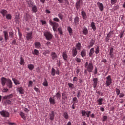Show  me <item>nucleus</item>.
Masks as SVG:
<instances>
[{
  "label": "nucleus",
  "instance_id": "obj_53",
  "mask_svg": "<svg viewBox=\"0 0 125 125\" xmlns=\"http://www.w3.org/2000/svg\"><path fill=\"white\" fill-rule=\"evenodd\" d=\"M82 93V91H78L77 92V97L78 98H79L80 97H81V94Z\"/></svg>",
  "mask_w": 125,
  "mask_h": 125
},
{
  "label": "nucleus",
  "instance_id": "obj_18",
  "mask_svg": "<svg viewBox=\"0 0 125 125\" xmlns=\"http://www.w3.org/2000/svg\"><path fill=\"white\" fill-rule=\"evenodd\" d=\"M7 11L5 9H2L0 11V13L2 14L3 17H5L7 14Z\"/></svg>",
  "mask_w": 125,
  "mask_h": 125
},
{
  "label": "nucleus",
  "instance_id": "obj_51",
  "mask_svg": "<svg viewBox=\"0 0 125 125\" xmlns=\"http://www.w3.org/2000/svg\"><path fill=\"white\" fill-rule=\"evenodd\" d=\"M56 97L57 99H60V97H61V95H60V93L58 92L56 94Z\"/></svg>",
  "mask_w": 125,
  "mask_h": 125
},
{
  "label": "nucleus",
  "instance_id": "obj_8",
  "mask_svg": "<svg viewBox=\"0 0 125 125\" xmlns=\"http://www.w3.org/2000/svg\"><path fill=\"white\" fill-rule=\"evenodd\" d=\"M97 4L98 5V7H99L100 11H103V9H104V6H103V4L102 3H100L99 2H98L97 3Z\"/></svg>",
  "mask_w": 125,
  "mask_h": 125
},
{
  "label": "nucleus",
  "instance_id": "obj_33",
  "mask_svg": "<svg viewBox=\"0 0 125 125\" xmlns=\"http://www.w3.org/2000/svg\"><path fill=\"white\" fill-rule=\"evenodd\" d=\"M50 120L51 121H53L54 120V112H53V111L50 114Z\"/></svg>",
  "mask_w": 125,
  "mask_h": 125
},
{
  "label": "nucleus",
  "instance_id": "obj_20",
  "mask_svg": "<svg viewBox=\"0 0 125 125\" xmlns=\"http://www.w3.org/2000/svg\"><path fill=\"white\" fill-rule=\"evenodd\" d=\"M7 86L9 88H12V82H11V80H7Z\"/></svg>",
  "mask_w": 125,
  "mask_h": 125
},
{
  "label": "nucleus",
  "instance_id": "obj_21",
  "mask_svg": "<svg viewBox=\"0 0 125 125\" xmlns=\"http://www.w3.org/2000/svg\"><path fill=\"white\" fill-rule=\"evenodd\" d=\"M110 58H114V48H111L109 52Z\"/></svg>",
  "mask_w": 125,
  "mask_h": 125
},
{
  "label": "nucleus",
  "instance_id": "obj_35",
  "mask_svg": "<svg viewBox=\"0 0 125 125\" xmlns=\"http://www.w3.org/2000/svg\"><path fill=\"white\" fill-rule=\"evenodd\" d=\"M74 23L75 25H79V17L74 18Z\"/></svg>",
  "mask_w": 125,
  "mask_h": 125
},
{
  "label": "nucleus",
  "instance_id": "obj_49",
  "mask_svg": "<svg viewBox=\"0 0 125 125\" xmlns=\"http://www.w3.org/2000/svg\"><path fill=\"white\" fill-rule=\"evenodd\" d=\"M91 113V111H87L86 115L87 116V118H89L90 117V113Z\"/></svg>",
  "mask_w": 125,
  "mask_h": 125
},
{
  "label": "nucleus",
  "instance_id": "obj_47",
  "mask_svg": "<svg viewBox=\"0 0 125 125\" xmlns=\"http://www.w3.org/2000/svg\"><path fill=\"white\" fill-rule=\"evenodd\" d=\"M58 31L59 32V34H60V35H62L63 34V30H62V28H58Z\"/></svg>",
  "mask_w": 125,
  "mask_h": 125
},
{
  "label": "nucleus",
  "instance_id": "obj_58",
  "mask_svg": "<svg viewBox=\"0 0 125 125\" xmlns=\"http://www.w3.org/2000/svg\"><path fill=\"white\" fill-rule=\"evenodd\" d=\"M12 45H16V39H14L11 43Z\"/></svg>",
  "mask_w": 125,
  "mask_h": 125
},
{
  "label": "nucleus",
  "instance_id": "obj_13",
  "mask_svg": "<svg viewBox=\"0 0 125 125\" xmlns=\"http://www.w3.org/2000/svg\"><path fill=\"white\" fill-rule=\"evenodd\" d=\"M3 34L5 38V42H7V40H8V38H9V36H8V32L6 31H4Z\"/></svg>",
  "mask_w": 125,
  "mask_h": 125
},
{
  "label": "nucleus",
  "instance_id": "obj_39",
  "mask_svg": "<svg viewBox=\"0 0 125 125\" xmlns=\"http://www.w3.org/2000/svg\"><path fill=\"white\" fill-rule=\"evenodd\" d=\"M56 73V71L55 70V69H54V68H52L51 75H52L53 77H54V76H55Z\"/></svg>",
  "mask_w": 125,
  "mask_h": 125
},
{
  "label": "nucleus",
  "instance_id": "obj_5",
  "mask_svg": "<svg viewBox=\"0 0 125 125\" xmlns=\"http://www.w3.org/2000/svg\"><path fill=\"white\" fill-rule=\"evenodd\" d=\"M0 114L2 116V117H4L5 118H9L10 113L6 110H3L0 111Z\"/></svg>",
  "mask_w": 125,
  "mask_h": 125
},
{
  "label": "nucleus",
  "instance_id": "obj_22",
  "mask_svg": "<svg viewBox=\"0 0 125 125\" xmlns=\"http://www.w3.org/2000/svg\"><path fill=\"white\" fill-rule=\"evenodd\" d=\"M67 93L66 92H63L62 94V99H63V100H66L68 99V96H67Z\"/></svg>",
  "mask_w": 125,
  "mask_h": 125
},
{
  "label": "nucleus",
  "instance_id": "obj_54",
  "mask_svg": "<svg viewBox=\"0 0 125 125\" xmlns=\"http://www.w3.org/2000/svg\"><path fill=\"white\" fill-rule=\"evenodd\" d=\"M33 54H35V55H39V51L37 49H34Z\"/></svg>",
  "mask_w": 125,
  "mask_h": 125
},
{
  "label": "nucleus",
  "instance_id": "obj_55",
  "mask_svg": "<svg viewBox=\"0 0 125 125\" xmlns=\"http://www.w3.org/2000/svg\"><path fill=\"white\" fill-rule=\"evenodd\" d=\"M16 21H18L20 19L19 14H17L15 16Z\"/></svg>",
  "mask_w": 125,
  "mask_h": 125
},
{
  "label": "nucleus",
  "instance_id": "obj_9",
  "mask_svg": "<svg viewBox=\"0 0 125 125\" xmlns=\"http://www.w3.org/2000/svg\"><path fill=\"white\" fill-rule=\"evenodd\" d=\"M83 3V0H79L76 4V8L77 9H79L80 7H81V4Z\"/></svg>",
  "mask_w": 125,
  "mask_h": 125
},
{
  "label": "nucleus",
  "instance_id": "obj_32",
  "mask_svg": "<svg viewBox=\"0 0 125 125\" xmlns=\"http://www.w3.org/2000/svg\"><path fill=\"white\" fill-rule=\"evenodd\" d=\"M102 101H103V99L102 98H99L98 100H97L98 105H102Z\"/></svg>",
  "mask_w": 125,
  "mask_h": 125
},
{
  "label": "nucleus",
  "instance_id": "obj_41",
  "mask_svg": "<svg viewBox=\"0 0 125 125\" xmlns=\"http://www.w3.org/2000/svg\"><path fill=\"white\" fill-rule=\"evenodd\" d=\"M43 85L45 87L48 86V82H47V80H46V79H45L44 81V82L43 83Z\"/></svg>",
  "mask_w": 125,
  "mask_h": 125
},
{
  "label": "nucleus",
  "instance_id": "obj_48",
  "mask_svg": "<svg viewBox=\"0 0 125 125\" xmlns=\"http://www.w3.org/2000/svg\"><path fill=\"white\" fill-rule=\"evenodd\" d=\"M108 120V116H104L103 117L102 121L103 122H106V121Z\"/></svg>",
  "mask_w": 125,
  "mask_h": 125
},
{
  "label": "nucleus",
  "instance_id": "obj_17",
  "mask_svg": "<svg viewBox=\"0 0 125 125\" xmlns=\"http://www.w3.org/2000/svg\"><path fill=\"white\" fill-rule=\"evenodd\" d=\"M20 115L21 116V117L22 119L24 120V121H25V120L27 119V115L23 112H20Z\"/></svg>",
  "mask_w": 125,
  "mask_h": 125
},
{
  "label": "nucleus",
  "instance_id": "obj_38",
  "mask_svg": "<svg viewBox=\"0 0 125 125\" xmlns=\"http://www.w3.org/2000/svg\"><path fill=\"white\" fill-rule=\"evenodd\" d=\"M81 114L82 117H86V111L84 110H81Z\"/></svg>",
  "mask_w": 125,
  "mask_h": 125
},
{
  "label": "nucleus",
  "instance_id": "obj_42",
  "mask_svg": "<svg viewBox=\"0 0 125 125\" xmlns=\"http://www.w3.org/2000/svg\"><path fill=\"white\" fill-rule=\"evenodd\" d=\"M6 16V19H8V20H10L11 18H12V16H11V14H7Z\"/></svg>",
  "mask_w": 125,
  "mask_h": 125
},
{
  "label": "nucleus",
  "instance_id": "obj_34",
  "mask_svg": "<svg viewBox=\"0 0 125 125\" xmlns=\"http://www.w3.org/2000/svg\"><path fill=\"white\" fill-rule=\"evenodd\" d=\"M50 103L52 104V105H54L55 104V100L52 98H49Z\"/></svg>",
  "mask_w": 125,
  "mask_h": 125
},
{
  "label": "nucleus",
  "instance_id": "obj_43",
  "mask_svg": "<svg viewBox=\"0 0 125 125\" xmlns=\"http://www.w3.org/2000/svg\"><path fill=\"white\" fill-rule=\"evenodd\" d=\"M28 68L29 70H30V71H32V70L34 69V65L33 64H29L28 65Z\"/></svg>",
  "mask_w": 125,
  "mask_h": 125
},
{
  "label": "nucleus",
  "instance_id": "obj_29",
  "mask_svg": "<svg viewBox=\"0 0 125 125\" xmlns=\"http://www.w3.org/2000/svg\"><path fill=\"white\" fill-rule=\"evenodd\" d=\"M25 64V62L24 61V58L22 57H20V65H24Z\"/></svg>",
  "mask_w": 125,
  "mask_h": 125
},
{
  "label": "nucleus",
  "instance_id": "obj_2",
  "mask_svg": "<svg viewBox=\"0 0 125 125\" xmlns=\"http://www.w3.org/2000/svg\"><path fill=\"white\" fill-rule=\"evenodd\" d=\"M49 24L51 25V26H52L53 27V30L54 32H57V28H58V23L55 22H53L51 20H49Z\"/></svg>",
  "mask_w": 125,
  "mask_h": 125
},
{
  "label": "nucleus",
  "instance_id": "obj_26",
  "mask_svg": "<svg viewBox=\"0 0 125 125\" xmlns=\"http://www.w3.org/2000/svg\"><path fill=\"white\" fill-rule=\"evenodd\" d=\"M32 11H33V12H34V13H36V12H37L38 11V8H37V6L34 5V6H33L32 7Z\"/></svg>",
  "mask_w": 125,
  "mask_h": 125
},
{
  "label": "nucleus",
  "instance_id": "obj_4",
  "mask_svg": "<svg viewBox=\"0 0 125 125\" xmlns=\"http://www.w3.org/2000/svg\"><path fill=\"white\" fill-rule=\"evenodd\" d=\"M106 86H110L112 84V78L111 75H108L106 77V82L105 83Z\"/></svg>",
  "mask_w": 125,
  "mask_h": 125
},
{
  "label": "nucleus",
  "instance_id": "obj_59",
  "mask_svg": "<svg viewBox=\"0 0 125 125\" xmlns=\"http://www.w3.org/2000/svg\"><path fill=\"white\" fill-rule=\"evenodd\" d=\"M115 91H116L117 95H119V94H120V89H119L118 88H116L115 89Z\"/></svg>",
  "mask_w": 125,
  "mask_h": 125
},
{
  "label": "nucleus",
  "instance_id": "obj_11",
  "mask_svg": "<svg viewBox=\"0 0 125 125\" xmlns=\"http://www.w3.org/2000/svg\"><path fill=\"white\" fill-rule=\"evenodd\" d=\"M93 81L94 82L93 87H94V88H96V86H97L98 79H97L96 78H94L93 79Z\"/></svg>",
  "mask_w": 125,
  "mask_h": 125
},
{
  "label": "nucleus",
  "instance_id": "obj_3",
  "mask_svg": "<svg viewBox=\"0 0 125 125\" xmlns=\"http://www.w3.org/2000/svg\"><path fill=\"white\" fill-rule=\"evenodd\" d=\"M44 36L45 37L47 41H50V40H51L53 37L52 34H51V33L48 31L44 32Z\"/></svg>",
  "mask_w": 125,
  "mask_h": 125
},
{
  "label": "nucleus",
  "instance_id": "obj_52",
  "mask_svg": "<svg viewBox=\"0 0 125 125\" xmlns=\"http://www.w3.org/2000/svg\"><path fill=\"white\" fill-rule=\"evenodd\" d=\"M72 100L73 101L74 104H75V103H77V102H78V98H77V97H74L73 98Z\"/></svg>",
  "mask_w": 125,
  "mask_h": 125
},
{
  "label": "nucleus",
  "instance_id": "obj_45",
  "mask_svg": "<svg viewBox=\"0 0 125 125\" xmlns=\"http://www.w3.org/2000/svg\"><path fill=\"white\" fill-rule=\"evenodd\" d=\"M78 80H79V79L78 78V77H74L73 79V83H77L78 82Z\"/></svg>",
  "mask_w": 125,
  "mask_h": 125
},
{
  "label": "nucleus",
  "instance_id": "obj_24",
  "mask_svg": "<svg viewBox=\"0 0 125 125\" xmlns=\"http://www.w3.org/2000/svg\"><path fill=\"white\" fill-rule=\"evenodd\" d=\"M77 54H78L77 48H74L72 50V56H73V57H75V56H77Z\"/></svg>",
  "mask_w": 125,
  "mask_h": 125
},
{
  "label": "nucleus",
  "instance_id": "obj_14",
  "mask_svg": "<svg viewBox=\"0 0 125 125\" xmlns=\"http://www.w3.org/2000/svg\"><path fill=\"white\" fill-rule=\"evenodd\" d=\"M95 43V40H94V39H92L89 43L90 45L88 46L89 48L92 47V46L94 45Z\"/></svg>",
  "mask_w": 125,
  "mask_h": 125
},
{
  "label": "nucleus",
  "instance_id": "obj_57",
  "mask_svg": "<svg viewBox=\"0 0 125 125\" xmlns=\"http://www.w3.org/2000/svg\"><path fill=\"white\" fill-rule=\"evenodd\" d=\"M53 20L55 21V22H60V20H59V19L57 17L54 18L53 19Z\"/></svg>",
  "mask_w": 125,
  "mask_h": 125
},
{
  "label": "nucleus",
  "instance_id": "obj_56",
  "mask_svg": "<svg viewBox=\"0 0 125 125\" xmlns=\"http://www.w3.org/2000/svg\"><path fill=\"white\" fill-rule=\"evenodd\" d=\"M115 3H117V0H111V4L112 5H114Z\"/></svg>",
  "mask_w": 125,
  "mask_h": 125
},
{
  "label": "nucleus",
  "instance_id": "obj_12",
  "mask_svg": "<svg viewBox=\"0 0 125 125\" xmlns=\"http://www.w3.org/2000/svg\"><path fill=\"white\" fill-rule=\"evenodd\" d=\"M81 15L82 16L83 19L86 20V18H87V15L84 11H82L81 12Z\"/></svg>",
  "mask_w": 125,
  "mask_h": 125
},
{
  "label": "nucleus",
  "instance_id": "obj_15",
  "mask_svg": "<svg viewBox=\"0 0 125 125\" xmlns=\"http://www.w3.org/2000/svg\"><path fill=\"white\" fill-rule=\"evenodd\" d=\"M51 56L53 59V60H54V59H57L58 56L56 54V53L54 52H52L51 54Z\"/></svg>",
  "mask_w": 125,
  "mask_h": 125
},
{
  "label": "nucleus",
  "instance_id": "obj_50",
  "mask_svg": "<svg viewBox=\"0 0 125 125\" xmlns=\"http://www.w3.org/2000/svg\"><path fill=\"white\" fill-rule=\"evenodd\" d=\"M25 18H26V21H28V20H29V19L31 18V15H30L29 14H26L25 15Z\"/></svg>",
  "mask_w": 125,
  "mask_h": 125
},
{
  "label": "nucleus",
  "instance_id": "obj_31",
  "mask_svg": "<svg viewBox=\"0 0 125 125\" xmlns=\"http://www.w3.org/2000/svg\"><path fill=\"white\" fill-rule=\"evenodd\" d=\"M91 27L93 31H96V26H95V23L93 22H91Z\"/></svg>",
  "mask_w": 125,
  "mask_h": 125
},
{
  "label": "nucleus",
  "instance_id": "obj_61",
  "mask_svg": "<svg viewBox=\"0 0 125 125\" xmlns=\"http://www.w3.org/2000/svg\"><path fill=\"white\" fill-rule=\"evenodd\" d=\"M58 17L60 18V19H61V20H62V19H63V18L64 17L63 15H62L61 14H59Z\"/></svg>",
  "mask_w": 125,
  "mask_h": 125
},
{
  "label": "nucleus",
  "instance_id": "obj_40",
  "mask_svg": "<svg viewBox=\"0 0 125 125\" xmlns=\"http://www.w3.org/2000/svg\"><path fill=\"white\" fill-rule=\"evenodd\" d=\"M68 85L70 89H74L75 88V86L72 83H68Z\"/></svg>",
  "mask_w": 125,
  "mask_h": 125
},
{
  "label": "nucleus",
  "instance_id": "obj_36",
  "mask_svg": "<svg viewBox=\"0 0 125 125\" xmlns=\"http://www.w3.org/2000/svg\"><path fill=\"white\" fill-rule=\"evenodd\" d=\"M67 31H68L70 36H71L72 34H73V29H72V28H71L70 26H68L67 27Z\"/></svg>",
  "mask_w": 125,
  "mask_h": 125
},
{
  "label": "nucleus",
  "instance_id": "obj_16",
  "mask_svg": "<svg viewBox=\"0 0 125 125\" xmlns=\"http://www.w3.org/2000/svg\"><path fill=\"white\" fill-rule=\"evenodd\" d=\"M62 57L65 61H67V60H68V55L67 54V52H62Z\"/></svg>",
  "mask_w": 125,
  "mask_h": 125
},
{
  "label": "nucleus",
  "instance_id": "obj_7",
  "mask_svg": "<svg viewBox=\"0 0 125 125\" xmlns=\"http://www.w3.org/2000/svg\"><path fill=\"white\" fill-rule=\"evenodd\" d=\"M32 38H33V33L32 32L27 33L26 35V39L27 41H29V40H32Z\"/></svg>",
  "mask_w": 125,
  "mask_h": 125
},
{
  "label": "nucleus",
  "instance_id": "obj_44",
  "mask_svg": "<svg viewBox=\"0 0 125 125\" xmlns=\"http://www.w3.org/2000/svg\"><path fill=\"white\" fill-rule=\"evenodd\" d=\"M76 48H77L78 50H81V43L78 42L77 44L76 45Z\"/></svg>",
  "mask_w": 125,
  "mask_h": 125
},
{
  "label": "nucleus",
  "instance_id": "obj_60",
  "mask_svg": "<svg viewBox=\"0 0 125 125\" xmlns=\"http://www.w3.org/2000/svg\"><path fill=\"white\" fill-rule=\"evenodd\" d=\"M99 53V46H97L95 51V54H98Z\"/></svg>",
  "mask_w": 125,
  "mask_h": 125
},
{
  "label": "nucleus",
  "instance_id": "obj_6",
  "mask_svg": "<svg viewBox=\"0 0 125 125\" xmlns=\"http://www.w3.org/2000/svg\"><path fill=\"white\" fill-rule=\"evenodd\" d=\"M17 91H18L20 94H24V93H25V90L22 87H20L17 88Z\"/></svg>",
  "mask_w": 125,
  "mask_h": 125
},
{
  "label": "nucleus",
  "instance_id": "obj_1",
  "mask_svg": "<svg viewBox=\"0 0 125 125\" xmlns=\"http://www.w3.org/2000/svg\"><path fill=\"white\" fill-rule=\"evenodd\" d=\"M85 68L86 69V71L91 73L93 71V63L92 62H90L88 63V62H86L85 64Z\"/></svg>",
  "mask_w": 125,
  "mask_h": 125
},
{
  "label": "nucleus",
  "instance_id": "obj_62",
  "mask_svg": "<svg viewBox=\"0 0 125 125\" xmlns=\"http://www.w3.org/2000/svg\"><path fill=\"white\" fill-rule=\"evenodd\" d=\"M75 60L76 61H77V62H78V63H81V59L78 58V57H76L75 58Z\"/></svg>",
  "mask_w": 125,
  "mask_h": 125
},
{
  "label": "nucleus",
  "instance_id": "obj_63",
  "mask_svg": "<svg viewBox=\"0 0 125 125\" xmlns=\"http://www.w3.org/2000/svg\"><path fill=\"white\" fill-rule=\"evenodd\" d=\"M120 8V6L119 5H116L113 7L114 10H117V9H119Z\"/></svg>",
  "mask_w": 125,
  "mask_h": 125
},
{
  "label": "nucleus",
  "instance_id": "obj_23",
  "mask_svg": "<svg viewBox=\"0 0 125 125\" xmlns=\"http://www.w3.org/2000/svg\"><path fill=\"white\" fill-rule=\"evenodd\" d=\"M12 97H13V94H10L9 95L4 96L3 97V99H4V100H5V99H10V98H12Z\"/></svg>",
  "mask_w": 125,
  "mask_h": 125
},
{
  "label": "nucleus",
  "instance_id": "obj_10",
  "mask_svg": "<svg viewBox=\"0 0 125 125\" xmlns=\"http://www.w3.org/2000/svg\"><path fill=\"white\" fill-rule=\"evenodd\" d=\"M82 33L83 35H85V36H86L87 34H88V29H87V28L86 27L84 26L83 28L82 31Z\"/></svg>",
  "mask_w": 125,
  "mask_h": 125
},
{
  "label": "nucleus",
  "instance_id": "obj_64",
  "mask_svg": "<svg viewBox=\"0 0 125 125\" xmlns=\"http://www.w3.org/2000/svg\"><path fill=\"white\" fill-rule=\"evenodd\" d=\"M6 104H10L11 103V101L10 100H7L5 101Z\"/></svg>",
  "mask_w": 125,
  "mask_h": 125
},
{
  "label": "nucleus",
  "instance_id": "obj_25",
  "mask_svg": "<svg viewBox=\"0 0 125 125\" xmlns=\"http://www.w3.org/2000/svg\"><path fill=\"white\" fill-rule=\"evenodd\" d=\"M34 44L36 48L40 49L42 47L41 43L39 42H36Z\"/></svg>",
  "mask_w": 125,
  "mask_h": 125
},
{
  "label": "nucleus",
  "instance_id": "obj_19",
  "mask_svg": "<svg viewBox=\"0 0 125 125\" xmlns=\"http://www.w3.org/2000/svg\"><path fill=\"white\" fill-rule=\"evenodd\" d=\"M6 82H7V79H6V78L4 77H2L1 78V83L3 86H4V85H5V84L6 83Z\"/></svg>",
  "mask_w": 125,
  "mask_h": 125
},
{
  "label": "nucleus",
  "instance_id": "obj_27",
  "mask_svg": "<svg viewBox=\"0 0 125 125\" xmlns=\"http://www.w3.org/2000/svg\"><path fill=\"white\" fill-rule=\"evenodd\" d=\"M12 81H13L15 85H17V84H20V82H19L17 79L15 78H12Z\"/></svg>",
  "mask_w": 125,
  "mask_h": 125
},
{
  "label": "nucleus",
  "instance_id": "obj_37",
  "mask_svg": "<svg viewBox=\"0 0 125 125\" xmlns=\"http://www.w3.org/2000/svg\"><path fill=\"white\" fill-rule=\"evenodd\" d=\"M81 55L82 57H84L86 55V52L85 50H83L81 52Z\"/></svg>",
  "mask_w": 125,
  "mask_h": 125
},
{
  "label": "nucleus",
  "instance_id": "obj_30",
  "mask_svg": "<svg viewBox=\"0 0 125 125\" xmlns=\"http://www.w3.org/2000/svg\"><path fill=\"white\" fill-rule=\"evenodd\" d=\"M27 5L28 7H32L34 5V3L32 2V1L29 0L27 2Z\"/></svg>",
  "mask_w": 125,
  "mask_h": 125
},
{
  "label": "nucleus",
  "instance_id": "obj_28",
  "mask_svg": "<svg viewBox=\"0 0 125 125\" xmlns=\"http://www.w3.org/2000/svg\"><path fill=\"white\" fill-rule=\"evenodd\" d=\"M93 53H94V48H92L90 49V52L89 53V57H92V55H93Z\"/></svg>",
  "mask_w": 125,
  "mask_h": 125
},
{
  "label": "nucleus",
  "instance_id": "obj_46",
  "mask_svg": "<svg viewBox=\"0 0 125 125\" xmlns=\"http://www.w3.org/2000/svg\"><path fill=\"white\" fill-rule=\"evenodd\" d=\"M63 117H64L65 119H66V120H68V119H69V115H68V113L67 112H64L63 113Z\"/></svg>",
  "mask_w": 125,
  "mask_h": 125
}]
</instances>
